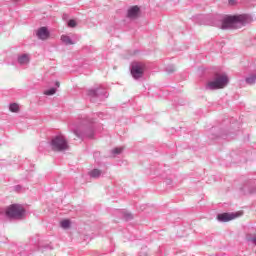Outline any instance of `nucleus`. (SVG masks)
Instances as JSON below:
<instances>
[{
	"mask_svg": "<svg viewBox=\"0 0 256 256\" xmlns=\"http://www.w3.org/2000/svg\"><path fill=\"white\" fill-rule=\"evenodd\" d=\"M255 81H256L255 75H252V76L246 78V83H249V85H253V83H255Z\"/></svg>",
	"mask_w": 256,
	"mask_h": 256,
	"instance_id": "14",
	"label": "nucleus"
},
{
	"mask_svg": "<svg viewBox=\"0 0 256 256\" xmlns=\"http://www.w3.org/2000/svg\"><path fill=\"white\" fill-rule=\"evenodd\" d=\"M74 135H75L74 137L75 140L79 139V137H83V133L79 130H75Z\"/></svg>",
	"mask_w": 256,
	"mask_h": 256,
	"instance_id": "16",
	"label": "nucleus"
},
{
	"mask_svg": "<svg viewBox=\"0 0 256 256\" xmlns=\"http://www.w3.org/2000/svg\"><path fill=\"white\" fill-rule=\"evenodd\" d=\"M60 226L62 229H69L71 227V220L69 219H64L60 222Z\"/></svg>",
	"mask_w": 256,
	"mask_h": 256,
	"instance_id": "10",
	"label": "nucleus"
},
{
	"mask_svg": "<svg viewBox=\"0 0 256 256\" xmlns=\"http://www.w3.org/2000/svg\"><path fill=\"white\" fill-rule=\"evenodd\" d=\"M247 18L245 15L227 16L223 19L222 29H240L245 25Z\"/></svg>",
	"mask_w": 256,
	"mask_h": 256,
	"instance_id": "1",
	"label": "nucleus"
},
{
	"mask_svg": "<svg viewBox=\"0 0 256 256\" xmlns=\"http://www.w3.org/2000/svg\"><path fill=\"white\" fill-rule=\"evenodd\" d=\"M52 151H67L69 149V144L63 136H56L51 141Z\"/></svg>",
	"mask_w": 256,
	"mask_h": 256,
	"instance_id": "4",
	"label": "nucleus"
},
{
	"mask_svg": "<svg viewBox=\"0 0 256 256\" xmlns=\"http://www.w3.org/2000/svg\"><path fill=\"white\" fill-rule=\"evenodd\" d=\"M61 84L59 82H56V87H60Z\"/></svg>",
	"mask_w": 256,
	"mask_h": 256,
	"instance_id": "20",
	"label": "nucleus"
},
{
	"mask_svg": "<svg viewBox=\"0 0 256 256\" xmlns=\"http://www.w3.org/2000/svg\"><path fill=\"white\" fill-rule=\"evenodd\" d=\"M68 27H77V22L75 20H69Z\"/></svg>",
	"mask_w": 256,
	"mask_h": 256,
	"instance_id": "18",
	"label": "nucleus"
},
{
	"mask_svg": "<svg viewBox=\"0 0 256 256\" xmlns=\"http://www.w3.org/2000/svg\"><path fill=\"white\" fill-rule=\"evenodd\" d=\"M250 241H251L254 245H256V238H250Z\"/></svg>",
	"mask_w": 256,
	"mask_h": 256,
	"instance_id": "19",
	"label": "nucleus"
},
{
	"mask_svg": "<svg viewBox=\"0 0 256 256\" xmlns=\"http://www.w3.org/2000/svg\"><path fill=\"white\" fill-rule=\"evenodd\" d=\"M55 93H57V89L55 88L44 91V95H55Z\"/></svg>",
	"mask_w": 256,
	"mask_h": 256,
	"instance_id": "15",
	"label": "nucleus"
},
{
	"mask_svg": "<svg viewBox=\"0 0 256 256\" xmlns=\"http://www.w3.org/2000/svg\"><path fill=\"white\" fill-rule=\"evenodd\" d=\"M29 61L30 58L28 54H23L20 57H18V63H20V65H28Z\"/></svg>",
	"mask_w": 256,
	"mask_h": 256,
	"instance_id": "9",
	"label": "nucleus"
},
{
	"mask_svg": "<svg viewBox=\"0 0 256 256\" xmlns=\"http://www.w3.org/2000/svg\"><path fill=\"white\" fill-rule=\"evenodd\" d=\"M123 152V148H115L114 150H112V153H114V155H119Z\"/></svg>",
	"mask_w": 256,
	"mask_h": 256,
	"instance_id": "17",
	"label": "nucleus"
},
{
	"mask_svg": "<svg viewBox=\"0 0 256 256\" xmlns=\"http://www.w3.org/2000/svg\"><path fill=\"white\" fill-rule=\"evenodd\" d=\"M37 36L39 37V39L45 41V39H49V31H47V28L42 27L38 30Z\"/></svg>",
	"mask_w": 256,
	"mask_h": 256,
	"instance_id": "8",
	"label": "nucleus"
},
{
	"mask_svg": "<svg viewBox=\"0 0 256 256\" xmlns=\"http://www.w3.org/2000/svg\"><path fill=\"white\" fill-rule=\"evenodd\" d=\"M9 111H11V113H19V104L17 103L10 104Z\"/></svg>",
	"mask_w": 256,
	"mask_h": 256,
	"instance_id": "11",
	"label": "nucleus"
},
{
	"mask_svg": "<svg viewBox=\"0 0 256 256\" xmlns=\"http://www.w3.org/2000/svg\"><path fill=\"white\" fill-rule=\"evenodd\" d=\"M128 17L130 19H137L139 17V8L138 6H133L128 10Z\"/></svg>",
	"mask_w": 256,
	"mask_h": 256,
	"instance_id": "7",
	"label": "nucleus"
},
{
	"mask_svg": "<svg viewBox=\"0 0 256 256\" xmlns=\"http://www.w3.org/2000/svg\"><path fill=\"white\" fill-rule=\"evenodd\" d=\"M90 175L92 176V177H99L100 175H101V170H99V169H94V170H92L91 172H90Z\"/></svg>",
	"mask_w": 256,
	"mask_h": 256,
	"instance_id": "13",
	"label": "nucleus"
},
{
	"mask_svg": "<svg viewBox=\"0 0 256 256\" xmlns=\"http://www.w3.org/2000/svg\"><path fill=\"white\" fill-rule=\"evenodd\" d=\"M241 215H243V212L241 211L236 213H223V214H219L217 216V219L218 221L227 223V221H233V219H237V217H241Z\"/></svg>",
	"mask_w": 256,
	"mask_h": 256,
	"instance_id": "6",
	"label": "nucleus"
},
{
	"mask_svg": "<svg viewBox=\"0 0 256 256\" xmlns=\"http://www.w3.org/2000/svg\"><path fill=\"white\" fill-rule=\"evenodd\" d=\"M5 215L8 219H22L25 215V208L19 204H12L6 208Z\"/></svg>",
	"mask_w": 256,
	"mask_h": 256,
	"instance_id": "2",
	"label": "nucleus"
},
{
	"mask_svg": "<svg viewBox=\"0 0 256 256\" xmlns=\"http://www.w3.org/2000/svg\"><path fill=\"white\" fill-rule=\"evenodd\" d=\"M131 218H132L131 215H129V216H128V219H131Z\"/></svg>",
	"mask_w": 256,
	"mask_h": 256,
	"instance_id": "21",
	"label": "nucleus"
},
{
	"mask_svg": "<svg viewBox=\"0 0 256 256\" xmlns=\"http://www.w3.org/2000/svg\"><path fill=\"white\" fill-rule=\"evenodd\" d=\"M145 73V64L136 62L132 65L131 75L134 79H141Z\"/></svg>",
	"mask_w": 256,
	"mask_h": 256,
	"instance_id": "5",
	"label": "nucleus"
},
{
	"mask_svg": "<svg viewBox=\"0 0 256 256\" xmlns=\"http://www.w3.org/2000/svg\"><path fill=\"white\" fill-rule=\"evenodd\" d=\"M61 41H63V43H66V45H73V42L71 41V38H69V36H61Z\"/></svg>",
	"mask_w": 256,
	"mask_h": 256,
	"instance_id": "12",
	"label": "nucleus"
},
{
	"mask_svg": "<svg viewBox=\"0 0 256 256\" xmlns=\"http://www.w3.org/2000/svg\"><path fill=\"white\" fill-rule=\"evenodd\" d=\"M229 83V78L227 75H220L215 78L214 81H210L207 83L208 89H224V87Z\"/></svg>",
	"mask_w": 256,
	"mask_h": 256,
	"instance_id": "3",
	"label": "nucleus"
}]
</instances>
